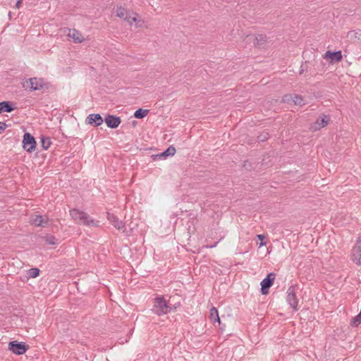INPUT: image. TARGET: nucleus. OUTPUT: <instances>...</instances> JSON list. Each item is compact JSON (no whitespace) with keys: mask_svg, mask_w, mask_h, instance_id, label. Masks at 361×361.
Listing matches in <instances>:
<instances>
[{"mask_svg":"<svg viewBox=\"0 0 361 361\" xmlns=\"http://www.w3.org/2000/svg\"><path fill=\"white\" fill-rule=\"evenodd\" d=\"M176 298V297H170L167 302L163 297L156 298L154 299L152 311L157 315H162L170 312L172 310H176L180 307L179 302L177 304L172 303Z\"/></svg>","mask_w":361,"mask_h":361,"instance_id":"f257e3e1","label":"nucleus"},{"mask_svg":"<svg viewBox=\"0 0 361 361\" xmlns=\"http://www.w3.org/2000/svg\"><path fill=\"white\" fill-rule=\"evenodd\" d=\"M116 16L126 20L129 25L136 23L137 27H142L144 20L141 19L136 13L127 11L123 7H118L116 10Z\"/></svg>","mask_w":361,"mask_h":361,"instance_id":"f03ea898","label":"nucleus"},{"mask_svg":"<svg viewBox=\"0 0 361 361\" xmlns=\"http://www.w3.org/2000/svg\"><path fill=\"white\" fill-rule=\"evenodd\" d=\"M70 215L72 219L77 224L88 226H98V222L91 219L85 212L74 209L70 211Z\"/></svg>","mask_w":361,"mask_h":361,"instance_id":"7ed1b4c3","label":"nucleus"},{"mask_svg":"<svg viewBox=\"0 0 361 361\" xmlns=\"http://www.w3.org/2000/svg\"><path fill=\"white\" fill-rule=\"evenodd\" d=\"M351 259L361 267V236L359 237L352 250Z\"/></svg>","mask_w":361,"mask_h":361,"instance_id":"20e7f679","label":"nucleus"},{"mask_svg":"<svg viewBox=\"0 0 361 361\" xmlns=\"http://www.w3.org/2000/svg\"><path fill=\"white\" fill-rule=\"evenodd\" d=\"M23 148L30 152L35 149L36 146V142L34 137L28 133H26L23 135Z\"/></svg>","mask_w":361,"mask_h":361,"instance_id":"39448f33","label":"nucleus"},{"mask_svg":"<svg viewBox=\"0 0 361 361\" xmlns=\"http://www.w3.org/2000/svg\"><path fill=\"white\" fill-rule=\"evenodd\" d=\"M9 350L16 355L24 354L28 349V346L23 343L12 341L8 345Z\"/></svg>","mask_w":361,"mask_h":361,"instance_id":"423d86ee","label":"nucleus"},{"mask_svg":"<svg viewBox=\"0 0 361 361\" xmlns=\"http://www.w3.org/2000/svg\"><path fill=\"white\" fill-rule=\"evenodd\" d=\"M274 279L275 274L274 273H270L264 279L262 280L261 282V292L263 295H267L268 293L269 288L272 286Z\"/></svg>","mask_w":361,"mask_h":361,"instance_id":"0eeeda50","label":"nucleus"},{"mask_svg":"<svg viewBox=\"0 0 361 361\" xmlns=\"http://www.w3.org/2000/svg\"><path fill=\"white\" fill-rule=\"evenodd\" d=\"M26 83L29 84L31 90H42L46 85L43 79L37 78H30L26 80Z\"/></svg>","mask_w":361,"mask_h":361,"instance_id":"6e6552de","label":"nucleus"},{"mask_svg":"<svg viewBox=\"0 0 361 361\" xmlns=\"http://www.w3.org/2000/svg\"><path fill=\"white\" fill-rule=\"evenodd\" d=\"M329 122V118L326 115H322L310 126L312 131H317L322 128L326 126Z\"/></svg>","mask_w":361,"mask_h":361,"instance_id":"1a4fd4ad","label":"nucleus"},{"mask_svg":"<svg viewBox=\"0 0 361 361\" xmlns=\"http://www.w3.org/2000/svg\"><path fill=\"white\" fill-rule=\"evenodd\" d=\"M286 300L292 308L297 310L298 299L296 298L295 288L293 286L288 288L287 290Z\"/></svg>","mask_w":361,"mask_h":361,"instance_id":"9d476101","label":"nucleus"},{"mask_svg":"<svg viewBox=\"0 0 361 361\" xmlns=\"http://www.w3.org/2000/svg\"><path fill=\"white\" fill-rule=\"evenodd\" d=\"M66 35L69 39H72L75 43H81L85 40L82 35L75 29H68Z\"/></svg>","mask_w":361,"mask_h":361,"instance_id":"9b49d317","label":"nucleus"},{"mask_svg":"<svg viewBox=\"0 0 361 361\" xmlns=\"http://www.w3.org/2000/svg\"><path fill=\"white\" fill-rule=\"evenodd\" d=\"M103 121L104 120L102 117L99 114H90L86 119L87 124L93 125L94 126H99L102 125Z\"/></svg>","mask_w":361,"mask_h":361,"instance_id":"f8f14e48","label":"nucleus"},{"mask_svg":"<svg viewBox=\"0 0 361 361\" xmlns=\"http://www.w3.org/2000/svg\"><path fill=\"white\" fill-rule=\"evenodd\" d=\"M30 223L36 226L44 227L48 224V219L47 216L35 215L30 218Z\"/></svg>","mask_w":361,"mask_h":361,"instance_id":"ddd939ff","label":"nucleus"},{"mask_svg":"<svg viewBox=\"0 0 361 361\" xmlns=\"http://www.w3.org/2000/svg\"><path fill=\"white\" fill-rule=\"evenodd\" d=\"M105 122L109 128H116L121 123V118L112 115H108L105 118Z\"/></svg>","mask_w":361,"mask_h":361,"instance_id":"4468645a","label":"nucleus"},{"mask_svg":"<svg viewBox=\"0 0 361 361\" xmlns=\"http://www.w3.org/2000/svg\"><path fill=\"white\" fill-rule=\"evenodd\" d=\"M107 219L116 228L121 230L124 228V224L123 223V221L119 220L118 218L114 215L113 214H110L108 212Z\"/></svg>","mask_w":361,"mask_h":361,"instance_id":"2eb2a0df","label":"nucleus"},{"mask_svg":"<svg viewBox=\"0 0 361 361\" xmlns=\"http://www.w3.org/2000/svg\"><path fill=\"white\" fill-rule=\"evenodd\" d=\"M324 58L326 59H330L331 61H341L342 59L341 51L331 52L330 51H327Z\"/></svg>","mask_w":361,"mask_h":361,"instance_id":"dca6fc26","label":"nucleus"},{"mask_svg":"<svg viewBox=\"0 0 361 361\" xmlns=\"http://www.w3.org/2000/svg\"><path fill=\"white\" fill-rule=\"evenodd\" d=\"M209 318L212 322H217L220 324V318L219 317L218 310L216 307H212L210 310Z\"/></svg>","mask_w":361,"mask_h":361,"instance_id":"f3484780","label":"nucleus"},{"mask_svg":"<svg viewBox=\"0 0 361 361\" xmlns=\"http://www.w3.org/2000/svg\"><path fill=\"white\" fill-rule=\"evenodd\" d=\"M13 108L11 107L8 102H0V114L3 112H11Z\"/></svg>","mask_w":361,"mask_h":361,"instance_id":"a211bd4d","label":"nucleus"},{"mask_svg":"<svg viewBox=\"0 0 361 361\" xmlns=\"http://www.w3.org/2000/svg\"><path fill=\"white\" fill-rule=\"evenodd\" d=\"M266 36L262 34L257 35L255 37V44L257 46H261L264 44L266 42Z\"/></svg>","mask_w":361,"mask_h":361,"instance_id":"6ab92c4d","label":"nucleus"},{"mask_svg":"<svg viewBox=\"0 0 361 361\" xmlns=\"http://www.w3.org/2000/svg\"><path fill=\"white\" fill-rule=\"evenodd\" d=\"M359 32L356 30H350L347 35L346 37L350 41H355L356 39H359Z\"/></svg>","mask_w":361,"mask_h":361,"instance_id":"aec40b11","label":"nucleus"},{"mask_svg":"<svg viewBox=\"0 0 361 361\" xmlns=\"http://www.w3.org/2000/svg\"><path fill=\"white\" fill-rule=\"evenodd\" d=\"M148 113H149L148 109H139L137 111H135V112L134 114V116L137 118H142L145 117Z\"/></svg>","mask_w":361,"mask_h":361,"instance_id":"412c9836","label":"nucleus"},{"mask_svg":"<svg viewBox=\"0 0 361 361\" xmlns=\"http://www.w3.org/2000/svg\"><path fill=\"white\" fill-rule=\"evenodd\" d=\"M293 103L298 106H302L305 104L303 97L298 94H293Z\"/></svg>","mask_w":361,"mask_h":361,"instance_id":"4be33fe9","label":"nucleus"},{"mask_svg":"<svg viewBox=\"0 0 361 361\" xmlns=\"http://www.w3.org/2000/svg\"><path fill=\"white\" fill-rule=\"evenodd\" d=\"M27 279L28 278H36L39 276V269H37V268H32V269H30L29 270H27Z\"/></svg>","mask_w":361,"mask_h":361,"instance_id":"5701e85b","label":"nucleus"},{"mask_svg":"<svg viewBox=\"0 0 361 361\" xmlns=\"http://www.w3.org/2000/svg\"><path fill=\"white\" fill-rule=\"evenodd\" d=\"M176 153V149L173 146H170L169 147L167 148V149L166 151H164V152H162L160 156L161 157H167V156H173Z\"/></svg>","mask_w":361,"mask_h":361,"instance_id":"b1692460","label":"nucleus"},{"mask_svg":"<svg viewBox=\"0 0 361 361\" xmlns=\"http://www.w3.org/2000/svg\"><path fill=\"white\" fill-rule=\"evenodd\" d=\"M42 146L44 149H47L51 146V142L49 137H42Z\"/></svg>","mask_w":361,"mask_h":361,"instance_id":"393cba45","label":"nucleus"},{"mask_svg":"<svg viewBox=\"0 0 361 361\" xmlns=\"http://www.w3.org/2000/svg\"><path fill=\"white\" fill-rule=\"evenodd\" d=\"M293 94H285L282 98V102L284 103H290L293 102Z\"/></svg>","mask_w":361,"mask_h":361,"instance_id":"a878e982","label":"nucleus"},{"mask_svg":"<svg viewBox=\"0 0 361 361\" xmlns=\"http://www.w3.org/2000/svg\"><path fill=\"white\" fill-rule=\"evenodd\" d=\"M46 243L49 245H56L57 240L54 236H48L46 238Z\"/></svg>","mask_w":361,"mask_h":361,"instance_id":"bb28decb","label":"nucleus"},{"mask_svg":"<svg viewBox=\"0 0 361 361\" xmlns=\"http://www.w3.org/2000/svg\"><path fill=\"white\" fill-rule=\"evenodd\" d=\"M361 322V318L358 317V315H357L355 317H354L352 320V324L354 326H357Z\"/></svg>","mask_w":361,"mask_h":361,"instance_id":"cd10ccee","label":"nucleus"},{"mask_svg":"<svg viewBox=\"0 0 361 361\" xmlns=\"http://www.w3.org/2000/svg\"><path fill=\"white\" fill-rule=\"evenodd\" d=\"M268 138V133H266L264 134H262L258 137V139L261 142L265 141Z\"/></svg>","mask_w":361,"mask_h":361,"instance_id":"c85d7f7f","label":"nucleus"},{"mask_svg":"<svg viewBox=\"0 0 361 361\" xmlns=\"http://www.w3.org/2000/svg\"><path fill=\"white\" fill-rule=\"evenodd\" d=\"M7 127V125L5 123L0 122V133L4 130Z\"/></svg>","mask_w":361,"mask_h":361,"instance_id":"c756f323","label":"nucleus"},{"mask_svg":"<svg viewBox=\"0 0 361 361\" xmlns=\"http://www.w3.org/2000/svg\"><path fill=\"white\" fill-rule=\"evenodd\" d=\"M174 297H176V298L175 299V300H173L172 302L173 304H177L178 302L180 303V296L179 295H175Z\"/></svg>","mask_w":361,"mask_h":361,"instance_id":"7c9ffc66","label":"nucleus"},{"mask_svg":"<svg viewBox=\"0 0 361 361\" xmlns=\"http://www.w3.org/2000/svg\"><path fill=\"white\" fill-rule=\"evenodd\" d=\"M257 238L259 240H260L261 241H262L264 239L265 237L263 235L259 234V235H257Z\"/></svg>","mask_w":361,"mask_h":361,"instance_id":"2f4dec72","label":"nucleus"},{"mask_svg":"<svg viewBox=\"0 0 361 361\" xmlns=\"http://www.w3.org/2000/svg\"><path fill=\"white\" fill-rule=\"evenodd\" d=\"M21 4H22V0H18V1H17V3H16V7H17V8H20V6Z\"/></svg>","mask_w":361,"mask_h":361,"instance_id":"473e14b6","label":"nucleus"},{"mask_svg":"<svg viewBox=\"0 0 361 361\" xmlns=\"http://www.w3.org/2000/svg\"><path fill=\"white\" fill-rule=\"evenodd\" d=\"M265 245V243H264L261 242V243L259 244V247H262V246H263V245Z\"/></svg>","mask_w":361,"mask_h":361,"instance_id":"72a5a7b5","label":"nucleus"}]
</instances>
